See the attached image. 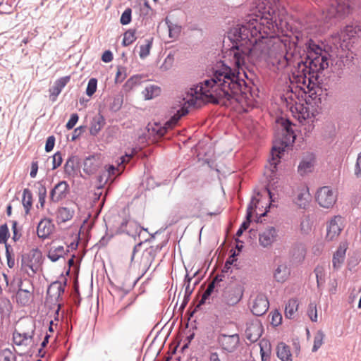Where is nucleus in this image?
Segmentation results:
<instances>
[{
	"label": "nucleus",
	"instance_id": "63",
	"mask_svg": "<svg viewBox=\"0 0 361 361\" xmlns=\"http://www.w3.org/2000/svg\"><path fill=\"white\" fill-rule=\"evenodd\" d=\"M7 264L10 268H13L14 267L15 261L12 256L7 257Z\"/></svg>",
	"mask_w": 361,
	"mask_h": 361
},
{
	"label": "nucleus",
	"instance_id": "62",
	"mask_svg": "<svg viewBox=\"0 0 361 361\" xmlns=\"http://www.w3.org/2000/svg\"><path fill=\"white\" fill-rule=\"evenodd\" d=\"M82 127L77 128L74 130V133L72 137V140H74L77 137L80 135L82 132Z\"/></svg>",
	"mask_w": 361,
	"mask_h": 361
},
{
	"label": "nucleus",
	"instance_id": "30",
	"mask_svg": "<svg viewBox=\"0 0 361 361\" xmlns=\"http://www.w3.org/2000/svg\"><path fill=\"white\" fill-rule=\"evenodd\" d=\"M105 123L104 118L102 116H99L93 118L90 128L91 135H96L103 128Z\"/></svg>",
	"mask_w": 361,
	"mask_h": 361
},
{
	"label": "nucleus",
	"instance_id": "8",
	"mask_svg": "<svg viewBox=\"0 0 361 361\" xmlns=\"http://www.w3.org/2000/svg\"><path fill=\"white\" fill-rule=\"evenodd\" d=\"M269 303L266 295L263 293H257L251 296L250 307L253 314L262 316L269 309Z\"/></svg>",
	"mask_w": 361,
	"mask_h": 361
},
{
	"label": "nucleus",
	"instance_id": "9",
	"mask_svg": "<svg viewBox=\"0 0 361 361\" xmlns=\"http://www.w3.org/2000/svg\"><path fill=\"white\" fill-rule=\"evenodd\" d=\"M216 341L220 346V349L224 350L228 354L236 349L240 342V337L237 334L232 335L221 334L218 336Z\"/></svg>",
	"mask_w": 361,
	"mask_h": 361
},
{
	"label": "nucleus",
	"instance_id": "21",
	"mask_svg": "<svg viewBox=\"0 0 361 361\" xmlns=\"http://www.w3.org/2000/svg\"><path fill=\"white\" fill-rule=\"evenodd\" d=\"M209 361H228V354L217 346H210L207 349Z\"/></svg>",
	"mask_w": 361,
	"mask_h": 361
},
{
	"label": "nucleus",
	"instance_id": "3",
	"mask_svg": "<svg viewBox=\"0 0 361 361\" xmlns=\"http://www.w3.org/2000/svg\"><path fill=\"white\" fill-rule=\"evenodd\" d=\"M277 123L281 128V135L282 137H279V140L274 142V146L271 149V158L269 160V169L271 174L274 173L276 170V166L280 161L281 154L283 153L284 149L291 142H293L295 139V135L292 129V124L288 119L283 118L277 120Z\"/></svg>",
	"mask_w": 361,
	"mask_h": 361
},
{
	"label": "nucleus",
	"instance_id": "10",
	"mask_svg": "<svg viewBox=\"0 0 361 361\" xmlns=\"http://www.w3.org/2000/svg\"><path fill=\"white\" fill-rule=\"evenodd\" d=\"M293 116L300 123L314 116V112L310 110L309 105L295 102L290 106Z\"/></svg>",
	"mask_w": 361,
	"mask_h": 361
},
{
	"label": "nucleus",
	"instance_id": "33",
	"mask_svg": "<svg viewBox=\"0 0 361 361\" xmlns=\"http://www.w3.org/2000/svg\"><path fill=\"white\" fill-rule=\"evenodd\" d=\"M262 202V195L259 193H257L256 195L253 196L251 199L250 204L247 208V214L250 213V215L252 216L253 212L258 208V205Z\"/></svg>",
	"mask_w": 361,
	"mask_h": 361
},
{
	"label": "nucleus",
	"instance_id": "64",
	"mask_svg": "<svg viewBox=\"0 0 361 361\" xmlns=\"http://www.w3.org/2000/svg\"><path fill=\"white\" fill-rule=\"evenodd\" d=\"M194 205L197 207L198 211H200L202 208L203 203L199 200H197L196 202L194 203Z\"/></svg>",
	"mask_w": 361,
	"mask_h": 361
},
{
	"label": "nucleus",
	"instance_id": "47",
	"mask_svg": "<svg viewBox=\"0 0 361 361\" xmlns=\"http://www.w3.org/2000/svg\"><path fill=\"white\" fill-rule=\"evenodd\" d=\"M8 228L6 224L0 226V243H6L8 238Z\"/></svg>",
	"mask_w": 361,
	"mask_h": 361
},
{
	"label": "nucleus",
	"instance_id": "5",
	"mask_svg": "<svg viewBox=\"0 0 361 361\" xmlns=\"http://www.w3.org/2000/svg\"><path fill=\"white\" fill-rule=\"evenodd\" d=\"M315 199L320 207L329 209L336 204L337 195L330 187L323 186L317 191Z\"/></svg>",
	"mask_w": 361,
	"mask_h": 361
},
{
	"label": "nucleus",
	"instance_id": "55",
	"mask_svg": "<svg viewBox=\"0 0 361 361\" xmlns=\"http://www.w3.org/2000/svg\"><path fill=\"white\" fill-rule=\"evenodd\" d=\"M252 216L250 215V213L246 214V219L242 223L240 228L244 231L247 230L250 226Z\"/></svg>",
	"mask_w": 361,
	"mask_h": 361
},
{
	"label": "nucleus",
	"instance_id": "14",
	"mask_svg": "<svg viewBox=\"0 0 361 361\" xmlns=\"http://www.w3.org/2000/svg\"><path fill=\"white\" fill-rule=\"evenodd\" d=\"M66 281H54L50 284L47 289V297L52 301L58 302L64 293Z\"/></svg>",
	"mask_w": 361,
	"mask_h": 361
},
{
	"label": "nucleus",
	"instance_id": "50",
	"mask_svg": "<svg viewBox=\"0 0 361 361\" xmlns=\"http://www.w3.org/2000/svg\"><path fill=\"white\" fill-rule=\"evenodd\" d=\"M268 345V343L267 341L261 342L260 343V353L262 356V360L263 361H266L269 357V348H268L267 350H264V346L267 347Z\"/></svg>",
	"mask_w": 361,
	"mask_h": 361
},
{
	"label": "nucleus",
	"instance_id": "44",
	"mask_svg": "<svg viewBox=\"0 0 361 361\" xmlns=\"http://www.w3.org/2000/svg\"><path fill=\"white\" fill-rule=\"evenodd\" d=\"M312 223L307 218L302 220L300 224V230L305 234L309 233L312 231Z\"/></svg>",
	"mask_w": 361,
	"mask_h": 361
},
{
	"label": "nucleus",
	"instance_id": "4",
	"mask_svg": "<svg viewBox=\"0 0 361 361\" xmlns=\"http://www.w3.org/2000/svg\"><path fill=\"white\" fill-rule=\"evenodd\" d=\"M35 327L34 322L30 321L25 324V328L20 326L16 329L13 334L14 345L23 348L31 346L33 344Z\"/></svg>",
	"mask_w": 361,
	"mask_h": 361
},
{
	"label": "nucleus",
	"instance_id": "15",
	"mask_svg": "<svg viewBox=\"0 0 361 361\" xmlns=\"http://www.w3.org/2000/svg\"><path fill=\"white\" fill-rule=\"evenodd\" d=\"M188 113V110L185 107H182L180 109L177 111L176 114H175L166 123L164 127L160 128L157 131V134L159 136H164L166 133L168 129H172L176 126L178 123L180 118L186 115Z\"/></svg>",
	"mask_w": 361,
	"mask_h": 361
},
{
	"label": "nucleus",
	"instance_id": "35",
	"mask_svg": "<svg viewBox=\"0 0 361 361\" xmlns=\"http://www.w3.org/2000/svg\"><path fill=\"white\" fill-rule=\"evenodd\" d=\"M152 46V39H146L145 43L140 45L139 56L141 59H145L149 54Z\"/></svg>",
	"mask_w": 361,
	"mask_h": 361
},
{
	"label": "nucleus",
	"instance_id": "6",
	"mask_svg": "<svg viewBox=\"0 0 361 361\" xmlns=\"http://www.w3.org/2000/svg\"><path fill=\"white\" fill-rule=\"evenodd\" d=\"M350 12V6L341 0H330L329 5L323 11L326 20L342 17Z\"/></svg>",
	"mask_w": 361,
	"mask_h": 361
},
{
	"label": "nucleus",
	"instance_id": "36",
	"mask_svg": "<svg viewBox=\"0 0 361 361\" xmlns=\"http://www.w3.org/2000/svg\"><path fill=\"white\" fill-rule=\"evenodd\" d=\"M314 272L316 275L317 286L319 287L324 283L325 269L323 265H317Z\"/></svg>",
	"mask_w": 361,
	"mask_h": 361
},
{
	"label": "nucleus",
	"instance_id": "19",
	"mask_svg": "<svg viewBox=\"0 0 361 361\" xmlns=\"http://www.w3.org/2000/svg\"><path fill=\"white\" fill-rule=\"evenodd\" d=\"M290 275V269L286 263L279 264L274 272V278L279 283H284Z\"/></svg>",
	"mask_w": 361,
	"mask_h": 361
},
{
	"label": "nucleus",
	"instance_id": "46",
	"mask_svg": "<svg viewBox=\"0 0 361 361\" xmlns=\"http://www.w3.org/2000/svg\"><path fill=\"white\" fill-rule=\"evenodd\" d=\"M307 314H308L310 319L312 322L317 321V307H316L315 304L310 303L309 305L308 310H307Z\"/></svg>",
	"mask_w": 361,
	"mask_h": 361
},
{
	"label": "nucleus",
	"instance_id": "7",
	"mask_svg": "<svg viewBox=\"0 0 361 361\" xmlns=\"http://www.w3.org/2000/svg\"><path fill=\"white\" fill-rule=\"evenodd\" d=\"M343 228V218L339 215L334 216L326 222L325 240L329 242L337 240Z\"/></svg>",
	"mask_w": 361,
	"mask_h": 361
},
{
	"label": "nucleus",
	"instance_id": "22",
	"mask_svg": "<svg viewBox=\"0 0 361 361\" xmlns=\"http://www.w3.org/2000/svg\"><path fill=\"white\" fill-rule=\"evenodd\" d=\"M100 165L99 158L97 156L87 157L84 160L83 171L85 173L90 175L94 174L97 171Z\"/></svg>",
	"mask_w": 361,
	"mask_h": 361
},
{
	"label": "nucleus",
	"instance_id": "28",
	"mask_svg": "<svg viewBox=\"0 0 361 361\" xmlns=\"http://www.w3.org/2000/svg\"><path fill=\"white\" fill-rule=\"evenodd\" d=\"M22 204L25 212L28 214L32 207V194L30 189L25 188L23 192Z\"/></svg>",
	"mask_w": 361,
	"mask_h": 361
},
{
	"label": "nucleus",
	"instance_id": "11",
	"mask_svg": "<svg viewBox=\"0 0 361 361\" xmlns=\"http://www.w3.org/2000/svg\"><path fill=\"white\" fill-rule=\"evenodd\" d=\"M69 193V185L66 181L62 180L58 183L50 192V200L53 202H59L65 199Z\"/></svg>",
	"mask_w": 361,
	"mask_h": 361
},
{
	"label": "nucleus",
	"instance_id": "20",
	"mask_svg": "<svg viewBox=\"0 0 361 361\" xmlns=\"http://www.w3.org/2000/svg\"><path fill=\"white\" fill-rule=\"evenodd\" d=\"M223 302L228 305H234L241 300V294L237 288H230L224 291Z\"/></svg>",
	"mask_w": 361,
	"mask_h": 361
},
{
	"label": "nucleus",
	"instance_id": "12",
	"mask_svg": "<svg viewBox=\"0 0 361 361\" xmlns=\"http://www.w3.org/2000/svg\"><path fill=\"white\" fill-rule=\"evenodd\" d=\"M263 332V327L262 324L256 320L247 324L245 330V336L247 340L254 343L257 341Z\"/></svg>",
	"mask_w": 361,
	"mask_h": 361
},
{
	"label": "nucleus",
	"instance_id": "48",
	"mask_svg": "<svg viewBox=\"0 0 361 361\" xmlns=\"http://www.w3.org/2000/svg\"><path fill=\"white\" fill-rule=\"evenodd\" d=\"M282 322V316L281 313L278 311H274L271 312V324L277 326L281 324Z\"/></svg>",
	"mask_w": 361,
	"mask_h": 361
},
{
	"label": "nucleus",
	"instance_id": "24",
	"mask_svg": "<svg viewBox=\"0 0 361 361\" xmlns=\"http://www.w3.org/2000/svg\"><path fill=\"white\" fill-rule=\"evenodd\" d=\"M75 214V210L73 208L66 207H60L57 211V221L59 223H65L72 219Z\"/></svg>",
	"mask_w": 361,
	"mask_h": 361
},
{
	"label": "nucleus",
	"instance_id": "53",
	"mask_svg": "<svg viewBox=\"0 0 361 361\" xmlns=\"http://www.w3.org/2000/svg\"><path fill=\"white\" fill-rule=\"evenodd\" d=\"M2 361H16V357L8 350H4L2 353Z\"/></svg>",
	"mask_w": 361,
	"mask_h": 361
},
{
	"label": "nucleus",
	"instance_id": "57",
	"mask_svg": "<svg viewBox=\"0 0 361 361\" xmlns=\"http://www.w3.org/2000/svg\"><path fill=\"white\" fill-rule=\"evenodd\" d=\"M125 78L126 75L123 73L122 68H118L115 78L116 82H121L125 79Z\"/></svg>",
	"mask_w": 361,
	"mask_h": 361
},
{
	"label": "nucleus",
	"instance_id": "1",
	"mask_svg": "<svg viewBox=\"0 0 361 361\" xmlns=\"http://www.w3.org/2000/svg\"><path fill=\"white\" fill-rule=\"evenodd\" d=\"M279 0H257L255 2L257 18H250L245 24L234 28L233 40V61L238 71L233 70L225 64L213 68L212 75L204 79L195 88H191L188 94H247L245 82L239 77V68L245 62L259 56L260 44L253 38L257 32H267L274 27L281 26L285 20L286 11L279 8Z\"/></svg>",
	"mask_w": 361,
	"mask_h": 361
},
{
	"label": "nucleus",
	"instance_id": "41",
	"mask_svg": "<svg viewBox=\"0 0 361 361\" xmlns=\"http://www.w3.org/2000/svg\"><path fill=\"white\" fill-rule=\"evenodd\" d=\"M47 197V189L44 186H42L39 188L38 191V199L39 206L37 205V207H40L41 209H44L45 204V200Z\"/></svg>",
	"mask_w": 361,
	"mask_h": 361
},
{
	"label": "nucleus",
	"instance_id": "58",
	"mask_svg": "<svg viewBox=\"0 0 361 361\" xmlns=\"http://www.w3.org/2000/svg\"><path fill=\"white\" fill-rule=\"evenodd\" d=\"M38 171V164L37 161H33L31 164L30 176L35 178Z\"/></svg>",
	"mask_w": 361,
	"mask_h": 361
},
{
	"label": "nucleus",
	"instance_id": "37",
	"mask_svg": "<svg viewBox=\"0 0 361 361\" xmlns=\"http://www.w3.org/2000/svg\"><path fill=\"white\" fill-rule=\"evenodd\" d=\"M135 39V31L133 30H128L123 35L122 44L124 47L129 46L130 44H133Z\"/></svg>",
	"mask_w": 361,
	"mask_h": 361
},
{
	"label": "nucleus",
	"instance_id": "27",
	"mask_svg": "<svg viewBox=\"0 0 361 361\" xmlns=\"http://www.w3.org/2000/svg\"><path fill=\"white\" fill-rule=\"evenodd\" d=\"M276 353L277 357L281 361H293L290 348L284 343H281L278 345Z\"/></svg>",
	"mask_w": 361,
	"mask_h": 361
},
{
	"label": "nucleus",
	"instance_id": "61",
	"mask_svg": "<svg viewBox=\"0 0 361 361\" xmlns=\"http://www.w3.org/2000/svg\"><path fill=\"white\" fill-rule=\"evenodd\" d=\"M106 170L109 173V176L114 175L116 171H120V166H118V168H115L113 165H109L108 166Z\"/></svg>",
	"mask_w": 361,
	"mask_h": 361
},
{
	"label": "nucleus",
	"instance_id": "23",
	"mask_svg": "<svg viewBox=\"0 0 361 361\" xmlns=\"http://www.w3.org/2000/svg\"><path fill=\"white\" fill-rule=\"evenodd\" d=\"M314 163V157L312 154H309L306 157L303 158L298 166V172L301 175L311 172Z\"/></svg>",
	"mask_w": 361,
	"mask_h": 361
},
{
	"label": "nucleus",
	"instance_id": "38",
	"mask_svg": "<svg viewBox=\"0 0 361 361\" xmlns=\"http://www.w3.org/2000/svg\"><path fill=\"white\" fill-rule=\"evenodd\" d=\"M324 334L322 331H318L314 337V345L312 351L316 352L323 344Z\"/></svg>",
	"mask_w": 361,
	"mask_h": 361
},
{
	"label": "nucleus",
	"instance_id": "29",
	"mask_svg": "<svg viewBox=\"0 0 361 361\" xmlns=\"http://www.w3.org/2000/svg\"><path fill=\"white\" fill-rule=\"evenodd\" d=\"M70 76H65L58 79L55 82L54 87L50 90L51 94L57 97L61 93L62 89L70 81Z\"/></svg>",
	"mask_w": 361,
	"mask_h": 361
},
{
	"label": "nucleus",
	"instance_id": "18",
	"mask_svg": "<svg viewBox=\"0 0 361 361\" xmlns=\"http://www.w3.org/2000/svg\"><path fill=\"white\" fill-rule=\"evenodd\" d=\"M54 224L47 219H44L38 224L37 233L40 238H47L54 231Z\"/></svg>",
	"mask_w": 361,
	"mask_h": 361
},
{
	"label": "nucleus",
	"instance_id": "2",
	"mask_svg": "<svg viewBox=\"0 0 361 361\" xmlns=\"http://www.w3.org/2000/svg\"><path fill=\"white\" fill-rule=\"evenodd\" d=\"M307 56L309 66L299 64L300 68H302V73L296 75L297 82L313 89L318 82L319 73L329 67L330 55L327 51L312 40H310L307 44Z\"/></svg>",
	"mask_w": 361,
	"mask_h": 361
},
{
	"label": "nucleus",
	"instance_id": "13",
	"mask_svg": "<svg viewBox=\"0 0 361 361\" xmlns=\"http://www.w3.org/2000/svg\"><path fill=\"white\" fill-rule=\"evenodd\" d=\"M277 236L276 229L273 226H269L259 233V244L264 247H269L276 240Z\"/></svg>",
	"mask_w": 361,
	"mask_h": 361
},
{
	"label": "nucleus",
	"instance_id": "49",
	"mask_svg": "<svg viewBox=\"0 0 361 361\" xmlns=\"http://www.w3.org/2000/svg\"><path fill=\"white\" fill-rule=\"evenodd\" d=\"M63 159L61 154L58 152L54 154L52 157V169H56L58 168L62 163Z\"/></svg>",
	"mask_w": 361,
	"mask_h": 361
},
{
	"label": "nucleus",
	"instance_id": "31",
	"mask_svg": "<svg viewBox=\"0 0 361 361\" xmlns=\"http://www.w3.org/2000/svg\"><path fill=\"white\" fill-rule=\"evenodd\" d=\"M161 93V89L157 85H149L145 88L142 91V94L145 99H152L157 96H159Z\"/></svg>",
	"mask_w": 361,
	"mask_h": 361
},
{
	"label": "nucleus",
	"instance_id": "60",
	"mask_svg": "<svg viewBox=\"0 0 361 361\" xmlns=\"http://www.w3.org/2000/svg\"><path fill=\"white\" fill-rule=\"evenodd\" d=\"M133 154H126L125 156H123L120 158L121 159V162L119 163V165L120 164H124L126 163H128L130 159L133 157Z\"/></svg>",
	"mask_w": 361,
	"mask_h": 361
},
{
	"label": "nucleus",
	"instance_id": "34",
	"mask_svg": "<svg viewBox=\"0 0 361 361\" xmlns=\"http://www.w3.org/2000/svg\"><path fill=\"white\" fill-rule=\"evenodd\" d=\"M356 34V31L352 25L346 26L343 30L341 32L339 35L340 39H342L343 42H345L348 39H350L352 37H354Z\"/></svg>",
	"mask_w": 361,
	"mask_h": 361
},
{
	"label": "nucleus",
	"instance_id": "26",
	"mask_svg": "<svg viewBox=\"0 0 361 361\" xmlns=\"http://www.w3.org/2000/svg\"><path fill=\"white\" fill-rule=\"evenodd\" d=\"M68 250H66L63 245L52 246L48 252V257L52 262H56L63 257Z\"/></svg>",
	"mask_w": 361,
	"mask_h": 361
},
{
	"label": "nucleus",
	"instance_id": "56",
	"mask_svg": "<svg viewBox=\"0 0 361 361\" xmlns=\"http://www.w3.org/2000/svg\"><path fill=\"white\" fill-rule=\"evenodd\" d=\"M102 60L106 63L111 61L113 60L112 53L110 51H105L102 56Z\"/></svg>",
	"mask_w": 361,
	"mask_h": 361
},
{
	"label": "nucleus",
	"instance_id": "51",
	"mask_svg": "<svg viewBox=\"0 0 361 361\" xmlns=\"http://www.w3.org/2000/svg\"><path fill=\"white\" fill-rule=\"evenodd\" d=\"M78 115L77 114H73L69 119V121L66 123V128L68 130H71L76 124L78 121Z\"/></svg>",
	"mask_w": 361,
	"mask_h": 361
},
{
	"label": "nucleus",
	"instance_id": "45",
	"mask_svg": "<svg viewBox=\"0 0 361 361\" xmlns=\"http://www.w3.org/2000/svg\"><path fill=\"white\" fill-rule=\"evenodd\" d=\"M215 287V280L212 281L207 286V289L204 292L200 303H204L205 300L210 296Z\"/></svg>",
	"mask_w": 361,
	"mask_h": 361
},
{
	"label": "nucleus",
	"instance_id": "17",
	"mask_svg": "<svg viewBox=\"0 0 361 361\" xmlns=\"http://www.w3.org/2000/svg\"><path fill=\"white\" fill-rule=\"evenodd\" d=\"M347 249V243H341L337 248L336 251L334 253L332 259V266L334 269H338L343 264Z\"/></svg>",
	"mask_w": 361,
	"mask_h": 361
},
{
	"label": "nucleus",
	"instance_id": "43",
	"mask_svg": "<svg viewBox=\"0 0 361 361\" xmlns=\"http://www.w3.org/2000/svg\"><path fill=\"white\" fill-rule=\"evenodd\" d=\"M132 10L130 8H126L122 13L120 22L122 25H128L131 21Z\"/></svg>",
	"mask_w": 361,
	"mask_h": 361
},
{
	"label": "nucleus",
	"instance_id": "25",
	"mask_svg": "<svg viewBox=\"0 0 361 361\" xmlns=\"http://www.w3.org/2000/svg\"><path fill=\"white\" fill-rule=\"evenodd\" d=\"M299 303L298 300L292 298L288 300L285 306V316L288 319H293L295 317Z\"/></svg>",
	"mask_w": 361,
	"mask_h": 361
},
{
	"label": "nucleus",
	"instance_id": "39",
	"mask_svg": "<svg viewBox=\"0 0 361 361\" xmlns=\"http://www.w3.org/2000/svg\"><path fill=\"white\" fill-rule=\"evenodd\" d=\"M65 173L68 176H73L75 172V161L72 158L68 159L64 166Z\"/></svg>",
	"mask_w": 361,
	"mask_h": 361
},
{
	"label": "nucleus",
	"instance_id": "59",
	"mask_svg": "<svg viewBox=\"0 0 361 361\" xmlns=\"http://www.w3.org/2000/svg\"><path fill=\"white\" fill-rule=\"evenodd\" d=\"M30 254L32 255L33 258H35V262L38 263L42 257L41 252L35 249L32 250Z\"/></svg>",
	"mask_w": 361,
	"mask_h": 361
},
{
	"label": "nucleus",
	"instance_id": "54",
	"mask_svg": "<svg viewBox=\"0 0 361 361\" xmlns=\"http://www.w3.org/2000/svg\"><path fill=\"white\" fill-rule=\"evenodd\" d=\"M137 84V78H129L124 85V88L126 90H132Z\"/></svg>",
	"mask_w": 361,
	"mask_h": 361
},
{
	"label": "nucleus",
	"instance_id": "52",
	"mask_svg": "<svg viewBox=\"0 0 361 361\" xmlns=\"http://www.w3.org/2000/svg\"><path fill=\"white\" fill-rule=\"evenodd\" d=\"M55 144V137L54 136L48 137L46 141L45 150L47 152H50L53 149Z\"/></svg>",
	"mask_w": 361,
	"mask_h": 361
},
{
	"label": "nucleus",
	"instance_id": "16",
	"mask_svg": "<svg viewBox=\"0 0 361 361\" xmlns=\"http://www.w3.org/2000/svg\"><path fill=\"white\" fill-rule=\"evenodd\" d=\"M311 200V195L307 187H302L298 190L294 202L300 208L305 209L309 206Z\"/></svg>",
	"mask_w": 361,
	"mask_h": 361
},
{
	"label": "nucleus",
	"instance_id": "42",
	"mask_svg": "<svg viewBox=\"0 0 361 361\" xmlns=\"http://www.w3.org/2000/svg\"><path fill=\"white\" fill-rule=\"evenodd\" d=\"M97 80L95 78H91L87 84V87L86 89V94L91 97L94 94L97 90Z\"/></svg>",
	"mask_w": 361,
	"mask_h": 361
},
{
	"label": "nucleus",
	"instance_id": "40",
	"mask_svg": "<svg viewBox=\"0 0 361 361\" xmlns=\"http://www.w3.org/2000/svg\"><path fill=\"white\" fill-rule=\"evenodd\" d=\"M169 35L170 38L176 39L181 32V27L177 25H169Z\"/></svg>",
	"mask_w": 361,
	"mask_h": 361
},
{
	"label": "nucleus",
	"instance_id": "32",
	"mask_svg": "<svg viewBox=\"0 0 361 361\" xmlns=\"http://www.w3.org/2000/svg\"><path fill=\"white\" fill-rule=\"evenodd\" d=\"M32 296L31 292L27 290L19 288L16 294L17 302L22 305L28 304Z\"/></svg>",
	"mask_w": 361,
	"mask_h": 361
}]
</instances>
